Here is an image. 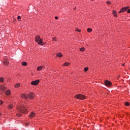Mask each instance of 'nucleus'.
I'll return each mask as SVG.
<instances>
[{
	"instance_id": "f257e3e1",
	"label": "nucleus",
	"mask_w": 130,
	"mask_h": 130,
	"mask_svg": "<svg viewBox=\"0 0 130 130\" xmlns=\"http://www.w3.org/2000/svg\"><path fill=\"white\" fill-rule=\"evenodd\" d=\"M17 110L20 113H22L23 114H26V113H28L27 112V107L26 106H21L17 109Z\"/></svg>"
},
{
	"instance_id": "f03ea898",
	"label": "nucleus",
	"mask_w": 130,
	"mask_h": 130,
	"mask_svg": "<svg viewBox=\"0 0 130 130\" xmlns=\"http://www.w3.org/2000/svg\"><path fill=\"white\" fill-rule=\"evenodd\" d=\"M36 41L40 45H43V44L42 43V39H40V36H37L36 37Z\"/></svg>"
},
{
	"instance_id": "7ed1b4c3",
	"label": "nucleus",
	"mask_w": 130,
	"mask_h": 130,
	"mask_svg": "<svg viewBox=\"0 0 130 130\" xmlns=\"http://www.w3.org/2000/svg\"><path fill=\"white\" fill-rule=\"evenodd\" d=\"M74 97L77 98V99H79L80 100H84V99H86V96L81 94L75 95Z\"/></svg>"
},
{
	"instance_id": "20e7f679",
	"label": "nucleus",
	"mask_w": 130,
	"mask_h": 130,
	"mask_svg": "<svg viewBox=\"0 0 130 130\" xmlns=\"http://www.w3.org/2000/svg\"><path fill=\"white\" fill-rule=\"evenodd\" d=\"M128 9H129V7H128V6L122 8L119 11V14H120V13H122V12H126V11H127V10H128Z\"/></svg>"
},
{
	"instance_id": "39448f33",
	"label": "nucleus",
	"mask_w": 130,
	"mask_h": 130,
	"mask_svg": "<svg viewBox=\"0 0 130 130\" xmlns=\"http://www.w3.org/2000/svg\"><path fill=\"white\" fill-rule=\"evenodd\" d=\"M40 81L39 80H37L36 81H34L31 82V84L34 85V86H37L39 83Z\"/></svg>"
},
{
	"instance_id": "423d86ee",
	"label": "nucleus",
	"mask_w": 130,
	"mask_h": 130,
	"mask_svg": "<svg viewBox=\"0 0 130 130\" xmlns=\"http://www.w3.org/2000/svg\"><path fill=\"white\" fill-rule=\"evenodd\" d=\"M34 97H35V94L32 92H30L29 94H28V98L29 99H33V98H34Z\"/></svg>"
},
{
	"instance_id": "0eeeda50",
	"label": "nucleus",
	"mask_w": 130,
	"mask_h": 130,
	"mask_svg": "<svg viewBox=\"0 0 130 130\" xmlns=\"http://www.w3.org/2000/svg\"><path fill=\"white\" fill-rule=\"evenodd\" d=\"M105 85L106 86H111V82L108 80L105 81Z\"/></svg>"
},
{
	"instance_id": "6e6552de",
	"label": "nucleus",
	"mask_w": 130,
	"mask_h": 130,
	"mask_svg": "<svg viewBox=\"0 0 130 130\" xmlns=\"http://www.w3.org/2000/svg\"><path fill=\"white\" fill-rule=\"evenodd\" d=\"M36 116V114H35V113L32 112L30 113V115H29V117L30 118H33V117Z\"/></svg>"
},
{
	"instance_id": "1a4fd4ad",
	"label": "nucleus",
	"mask_w": 130,
	"mask_h": 130,
	"mask_svg": "<svg viewBox=\"0 0 130 130\" xmlns=\"http://www.w3.org/2000/svg\"><path fill=\"white\" fill-rule=\"evenodd\" d=\"M21 98H22L23 99H25V100L28 99V96L26 95L25 94H22Z\"/></svg>"
},
{
	"instance_id": "9d476101",
	"label": "nucleus",
	"mask_w": 130,
	"mask_h": 130,
	"mask_svg": "<svg viewBox=\"0 0 130 130\" xmlns=\"http://www.w3.org/2000/svg\"><path fill=\"white\" fill-rule=\"evenodd\" d=\"M45 68V66H39L37 68V71H41Z\"/></svg>"
},
{
	"instance_id": "9b49d317",
	"label": "nucleus",
	"mask_w": 130,
	"mask_h": 130,
	"mask_svg": "<svg viewBox=\"0 0 130 130\" xmlns=\"http://www.w3.org/2000/svg\"><path fill=\"white\" fill-rule=\"evenodd\" d=\"M3 63L5 66H8L9 64V60H8V59L4 60Z\"/></svg>"
},
{
	"instance_id": "f8f14e48",
	"label": "nucleus",
	"mask_w": 130,
	"mask_h": 130,
	"mask_svg": "<svg viewBox=\"0 0 130 130\" xmlns=\"http://www.w3.org/2000/svg\"><path fill=\"white\" fill-rule=\"evenodd\" d=\"M6 89H7V88H6V87H5L3 85L0 86V90L1 91H5L6 90Z\"/></svg>"
},
{
	"instance_id": "ddd939ff",
	"label": "nucleus",
	"mask_w": 130,
	"mask_h": 130,
	"mask_svg": "<svg viewBox=\"0 0 130 130\" xmlns=\"http://www.w3.org/2000/svg\"><path fill=\"white\" fill-rule=\"evenodd\" d=\"M6 95L9 96V95H11V91L10 90H8L6 91Z\"/></svg>"
},
{
	"instance_id": "4468645a",
	"label": "nucleus",
	"mask_w": 130,
	"mask_h": 130,
	"mask_svg": "<svg viewBox=\"0 0 130 130\" xmlns=\"http://www.w3.org/2000/svg\"><path fill=\"white\" fill-rule=\"evenodd\" d=\"M63 67H68V66H70V63L66 62L63 64Z\"/></svg>"
},
{
	"instance_id": "2eb2a0df",
	"label": "nucleus",
	"mask_w": 130,
	"mask_h": 130,
	"mask_svg": "<svg viewBox=\"0 0 130 130\" xmlns=\"http://www.w3.org/2000/svg\"><path fill=\"white\" fill-rule=\"evenodd\" d=\"M113 14L114 17H117V14H116V11L114 10L113 12Z\"/></svg>"
},
{
	"instance_id": "dca6fc26",
	"label": "nucleus",
	"mask_w": 130,
	"mask_h": 130,
	"mask_svg": "<svg viewBox=\"0 0 130 130\" xmlns=\"http://www.w3.org/2000/svg\"><path fill=\"white\" fill-rule=\"evenodd\" d=\"M57 56H58V57H61V56H62V55L61 53H58L57 54Z\"/></svg>"
},
{
	"instance_id": "f3484780",
	"label": "nucleus",
	"mask_w": 130,
	"mask_h": 130,
	"mask_svg": "<svg viewBox=\"0 0 130 130\" xmlns=\"http://www.w3.org/2000/svg\"><path fill=\"white\" fill-rule=\"evenodd\" d=\"M20 87V83H17L15 85V88H19Z\"/></svg>"
},
{
	"instance_id": "a211bd4d",
	"label": "nucleus",
	"mask_w": 130,
	"mask_h": 130,
	"mask_svg": "<svg viewBox=\"0 0 130 130\" xmlns=\"http://www.w3.org/2000/svg\"><path fill=\"white\" fill-rule=\"evenodd\" d=\"M92 31H93V30H92L91 28H89L87 29V31H88L89 33L92 32Z\"/></svg>"
},
{
	"instance_id": "6ab92c4d",
	"label": "nucleus",
	"mask_w": 130,
	"mask_h": 130,
	"mask_svg": "<svg viewBox=\"0 0 130 130\" xmlns=\"http://www.w3.org/2000/svg\"><path fill=\"white\" fill-rule=\"evenodd\" d=\"M22 65L24 66H27V62H26L25 61H23L22 62Z\"/></svg>"
},
{
	"instance_id": "aec40b11",
	"label": "nucleus",
	"mask_w": 130,
	"mask_h": 130,
	"mask_svg": "<svg viewBox=\"0 0 130 130\" xmlns=\"http://www.w3.org/2000/svg\"><path fill=\"white\" fill-rule=\"evenodd\" d=\"M13 107V105H9L8 106V108H9V109H12Z\"/></svg>"
},
{
	"instance_id": "412c9836",
	"label": "nucleus",
	"mask_w": 130,
	"mask_h": 130,
	"mask_svg": "<svg viewBox=\"0 0 130 130\" xmlns=\"http://www.w3.org/2000/svg\"><path fill=\"white\" fill-rule=\"evenodd\" d=\"M53 41H55L56 42L57 41V39L56 37L52 38Z\"/></svg>"
},
{
	"instance_id": "4be33fe9",
	"label": "nucleus",
	"mask_w": 130,
	"mask_h": 130,
	"mask_svg": "<svg viewBox=\"0 0 130 130\" xmlns=\"http://www.w3.org/2000/svg\"><path fill=\"white\" fill-rule=\"evenodd\" d=\"M4 80H5V79H4V78H3V77L0 78V82L1 83H3Z\"/></svg>"
},
{
	"instance_id": "5701e85b",
	"label": "nucleus",
	"mask_w": 130,
	"mask_h": 130,
	"mask_svg": "<svg viewBox=\"0 0 130 130\" xmlns=\"http://www.w3.org/2000/svg\"><path fill=\"white\" fill-rule=\"evenodd\" d=\"M80 51H85V48L84 47L81 48H80Z\"/></svg>"
},
{
	"instance_id": "b1692460",
	"label": "nucleus",
	"mask_w": 130,
	"mask_h": 130,
	"mask_svg": "<svg viewBox=\"0 0 130 130\" xmlns=\"http://www.w3.org/2000/svg\"><path fill=\"white\" fill-rule=\"evenodd\" d=\"M88 70H89V68L88 67H86L84 69V72H87V71H88Z\"/></svg>"
},
{
	"instance_id": "393cba45",
	"label": "nucleus",
	"mask_w": 130,
	"mask_h": 130,
	"mask_svg": "<svg viewBox=\"0 0 130 130\" xmlns=\"http://www.w3.org/2000/svg\"><path fill=\"white\" fill-rule=\"evenodd\" d=\"M125 105L126 106H129V103H128V102H125Z\"/></svg>"
},
{
	"instance_id": "a878e982",
	"label": "nucleus",
	"mask_w": 130,
	"mask_h": 130,
	"mask_svg": "<svg viewBox=\"0 0 130 130\" xmlns=\"http://www.w3.org/2000/svg\"><path fill=\"white\" fill-rule=\"evenodd\" d=\"M22 114H21L20 113H17L16 114V116H18V117H20V116H21Z\"/></svg>"
},
{
	"instance_id": "bb28decb",
	"label": "nucleus",
	"mask_w": 130,
	"mask_h": 130,
	"mask_svg": "<svg viewBox=\"0 0 130 130\" xmlns=\"http://www.w3.org/2000/svg\"><path fill=\"white\" fill-rule=\"evenodd\" d=\"M76 31H77L78 32H81V30H80L79 28H76Z\"/></svg>"
},
{
	"instance_id": "cd10ccee",
	"label": "nucleus",
	"mask_w": 130,
	"mask_h": 130,
	"mask_svg": "<svg viewBox=\"0 0 130 130\" xmlns=\"http://www.w3.org/2000/svg\"><path fill=\"white\" fill-rule=\"evenodd\" d=\"M127 13L130 14V9H127Z\"/></svg>"
},
{
	"instance_id": "c85d7f7f",
	"label": "nucleus",
	"mask_w": 130,
	"mask_h": 130,
	"mask_svg": "<svg viewBox=\"0 0 130 130\" xmlns=\"http://www.w3.org/2000/svg\"><path fill=\"white\" fill-rule=\"evenodd\" d=\"M18 20H20L21 19V16H19L17 17Z\"/></svg>"
},
{
	"instance_id": "c756f323",
	"label": "nucleus",
	"mask_w": 130,
	"mask_h": 130,
	"mask_svg": "<svg viewBox=\"0 0 130 130\" xmlns=\"http://www.w3.org/2000/svg\"><path fill=\"white\" fill-rule=\"evenodd\" d=\"M107 4L108 5H110L111 3H110V2L108 1V2H107Z\"/></svg>"
},
{
	"instance_id": "7c9ffc66",
	"label": "nucleus",
	"mask_w": 130,
	"mask_h": 130,
	"mask_svg": "<svg viewBox=\"0 0 130 130\" xmlns=\"http://www.w3.org/2000/svg\"><path fill=\"white\" fill-rule=\"evenodd\" d=\"M3 101H0V105H3Z\"/></svg>"
},
{
	"instance_id": "2f4dec72",
	"label": "nucleus",
	"mask_w": 130,
	"mask_h": 130,
	"mask_svg": "<svg viewBox=\"0 0 130 130\" xmlns=\"http://www.w3.org/2000/svg\"><path fill=\"white\" fill-rule=\"evenodd\" d=\"M55 19L56 20H57L58 19V17L57 16L55 17Z\"/></svg>"
},
{
	"instance_id": "473e14b6",
	"label": "nucleus",
	"mask_w": 130,
	"mask_h": 130,
	"mask_svg": "<svg viewBox=\"0 0 130 130\" xmlns=\"http://www.w3.org/2000/svg\"><path fill=\"white\" fill-rule=\"evenodd\" d=\"M0 116H2V113H0Z\"/></svg>"
},
{
	"instance_id": "72a5a7b5",
	"label": "nucleus",
	"mask_w": 130,
	"mask_h": 130,
	"mask_svg": "<svg viewBox=\"0 0 130 130\" xmlns=\"http://www.w3.org/2000/svg\"><path fill=\"white\" fill-rule=\"evenodd\" d=\"M122 66H124V64H123Z\"/></svg>"
},
{
	"instance_id": "f704fd0d",
	"label": "nucleus",
	"mask_w": 130,
	"mask_h": 130,
	"mask_svg": "<svg viewBox=\"0 0 130 130\" xmlns=\"http://www.w3.org/2000/svg\"><path fill=\"white\" fill-rule=\"evenodd\" d=\"M91 1H93V0H91Z\"/></svg>"
}]
</instances>
